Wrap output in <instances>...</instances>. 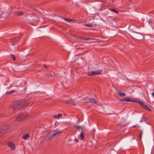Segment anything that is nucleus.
I'll return each instance as SVG.
<instances>
[{
  "instance_id": "obj_33",
  "label": "nucleus",
  "mask_w": 154,
  "mask_h": 154,
  "mask_svg": "<svg viewBox=\"0 0 154 154\" xmlns=\"http://www.w3.org/2000/svg\"><path fill=\"white\" fill-rule=\"evenodd\" d=\"M79 38L80 39H84V38H83V37L82 36H79Z\"/></svg>"
},
{
  "instance_id": "obj_15",
  "label": "nucleus",
  "mask_w": 154,
  "mask_h": 154,
  "mask_svg": "<svg viewBox=\"0 0 154 154\" xmlns=\"http://www.w3.org/2000/svg\"><path fill=\"white\" fill-rule=\"evenodd\" d=\"M139 102H138L139 103L140 105L142 106V107H143L144 109H145V108L146 107V105H145L144 104L143 102H140V101H138Z\"/></svg>"
},
{
  "instance_id": "obj_16",
  "label": "nucleus",
  "mask_w": 154,
  "mask_h": 154,
  "mask_svg": "<svg viewBox=\"0 0 154 154\" xmlns=\"http://www.w3.org/2000/svg\"><path fill=\"white\" fill-rule=\"evenodd\" d=\"M109 10L111 11L112 12H115L116 14L119 13V12L116 10L112 8H109Z\"/></svg>"
},
{
  "instance_id": "obj_6",
  "label": "nucleus",
  "mask_w": 154,
  "mask_h": 154,
  "mask_svg": "<svg viewBox=\"0 0 154 154\" xmlns=\"http://www.w3.org/2000/svg\"><path fill=\"white\" fill-rule=\"evenodd\" d=\"M85 100L86 101L84 102L85 103L89 102L92 104H96L97 103V100L94 99L87 98H85Z\"/></svg>"
},
{
  "instance_id": "obj_40",
  "label": "nucleus",
  "mask_w": 154,
  "mask_h": 154,
  "mask_svg": "<svg viewBox=\"0 0 154 154\" xmlns=\"http://www.w3.org/2000/svg\"><path fill=\"white\" fill-rule=\"evenodd\" d=\"M22 71V70H21V69H20V70H18V71Z\"/></svg>"
},
{
  "instance_id": "obj_21",
  "label": "nucleus",
  "mask_w": 154,
  "mask_h": 154,
  "mask_svg": "<svg viewBox=\"0 0 154 154\" xmlns=\"http://www.w3.org/2000/svg\"><path fill=\"white\" fill-rule=\"evenodd\" d=\"M10 57L12 58L13 60H16L15 57L14 55L13 54H10Z\"/></svg>"
},
{
  "instance_id": "obj_9",
  "label": "nucleus",
  "mask_w": 154,
  "mask_h": 154,
  "mask_svg": "<svg viewBox=\"0 0 154 154\" xmlns=\"http://www.w3.org/2000/svg\"><path fill=\"white\" fill-rule=\"evenodd\" d=\"M62 132V131H60L57 130H54L51 132V133H52V136H57L59 134H60Z\"/></svg>"
},
{
  "instance_id": "obj_10",
  "label": "nucleus",
  "mask_w": 154,
  "mask_h": 154,
  "mask_svg": "<svg viewBox=\"0 0 154 154\" xmlns=\"http://www.w3.org/2000/svg\"><path fill=\"white\" fill-rule=\"evenodd\" d=\"M64 102L66 103L72 104L73 105H75V102L72 100L70 98L68 100H65Z\"/></svg>"
},
{
  "instance_id": "obj_27",
  "label": "nucleus",
  "mask_w": 154,
  "mask_h": 154,
  "mask_svg": "<svg viewBox=\"0 0 154 154\" xmlns=\"http://www.w3.org/2000/svg\"><path fill=\"white\" fill-rule=\"evenodd\" d=\"M15 92V90H11L10 91V94H13V93Z\"/></svg>"
},
{
  "instance_id": "obj_42",
  "label": "nucleus",
  "mask_w": 154,
  "mask_h": 154,
  "mask_svg": "<svg viewBox=\"0 0 154 154\" xmlns=\"http://www.w3.org/2000/svg\"><path fill=\"white\" fill-rule=\"evenodd\" d=\"M134 137H133V139H134Z\"/></svg>"
},
{
  "instance_id": "obj_7",
  "label": "nucleus",
  "mask_w": 154,
  "mask_h": 154,
  "mask_svg": "<svg viewBox=\"0 0 154 154\" xmlns=\"http://www.w3.org/2000/svg\"><path fill=\"white\" fill-rule=\"evenodd\" d=\"M20 38L18 37L10 38V42L12 43V45H15L17 42L19 41Z\"/></svg>"
},
{
  "instance_id": "obj_35",
  "label": "nucleus",
  "mask_w": 154,
  "mask_h": 154,
  "mask_svg": "<svg viewBox=\"0 0 154 154\" xmlns=\"http://www.w3.org/2000/svg\"><path fill=\"white\" fill-rule=\"evenodd\" d=\"M44 66L46 68H48V66L44 64Z\"/></svg>"
},
{
  "instance_id": "obj_36",
  "label": "nucleus",
  "mask_w": 154,
  "mask_h": 154,
  "mask_svg": "<svg viewBox=\"0 0 154 154\" xmlns=\"http://www.w3.org/2000/svg\"><path fill=\"white\" fill-rule=\"evenodd\" d=\"M152 95L154 97V92H153L152 93Z\"/></svg>"
},
{
  "instance_id": "obj_5",
  "label": "nucleus",
  "mask_w": 154,
  "mask_h": 154,
  "mask_svg": "<svg viewBox=\"0 0 154 154\" xmlns=\"http://www.w3.org/2000/svg\"><path fill=\"white\" fill-rule=\"evenodd\" d=\"M101 72L100 71L97 70L94 71H91L88 73V74L89 76H92L94 75L100 74Z\"/></svg>"
},
{
  "instance_id": "obj_31",
  "label": "nucleus",
  "mask_w": 154,
  "mask_h": 154,
  "mask_svg": "<svg viewBox=\"0 0 154 154\" xmlns=\"http://www.w3.org/2000/svg\"><path fill=\"white\" fill-rule=\"evenodd\" d=\"M75 21L74 20L70 19V22H75Z\"/></svg>"
},
{
  "instance_id": "obj_19",
  "label": "nucleus",
  "mask_w": 154,
  "mask_h": 154,
  "mask_svg": "<svg viewBox=\"0 0 154 154\" xmlns=\"http://www.w3.org/2000/svg\"><path fill=\"white\" fill-rule=\"evenodd\" d=\"M95 132V130L94 129H92L90 131V134L92 136H94Z\"/></svg>"
},
{
  "instance_id": "obj_29",
  "label": "nucleus",
  "mask_w": 154,
  "mask_h": 154,
  "mask_svg": "<svg viewBox=\"0 0 154 154\" xmlns=\"http://www.w3.org/2000/svg\"><path fill=\"white\" fill-rule=\"evenodd\" d=\"M5 94L6 95H7V96H8V95H10V91L7 92L5 93Z\"/></svg>"
},
{
  "instance_id": "obj_32",
  "label": "nucleus",
  "mask_w": 154,
  "mask_h": 154,
  "mask_svg": "<svg viewBox=\"0 0 154 154\" xmlns=\"http://www.w3.org/2000/svg\"><path fill=\"white\" fill-rule=\"evenodd\" d=\"M91 39V38H86L84 39L86 40H88L89 39Z\"/></svg>"
},
{
  "instance_id": "obj_1",
  "label": "nucleus",
  "mask_w": 154,
  "mask_h": 154,
  "mask_svg": "<svg viewBox=\"0 0 154 154\" xmlns=\"http://www.w3.org/2000/svg\"><path fill=\"white\" fill-rule=\"evenodd\" d=\"M27 104L25 102H17L16 103H14L13 105V107L15 109H20L22 108L27 106V104Z\"/></svg>"
},
{
  "instance_id": "obj_39",
  "label": "nucleus",
  "mask_w": 154,
  "mask_h": 154,
  "mask_svg": "<svg viewBox=\"0 0 154 154\" xmlns=\"http://www.w3.org/2000/svg\"><path fill=\"white\" fill-rule=\"evenodd\" d=\"M142 133H143V132H142V131H141L140 134H142Z\"/></svg>"
},
{
  "instance_id": "obj_22",
  "label": "nucleus",
  "mask_w": 154,
  "mask_h": 154,
  "mask_svg": "<svg viewBox=\"0 0 154 154\" xmlns=\"http://www.w3.org/2000/svg\"><path fill=\"white\" fill-rule=\"evenodd\" d=\"M74 127H75L77 129H79L80 128L81 129V130H82L83 129V128L81 126H79V125H76L74 126Z\"/></svg>"
},
{
  "instance_id": "obj_20",
  "label": "nucleus",
  "mask_w": 154,
  "mask_h": 154,
  "mask_svg": "<svg viewBox=\"0 0 154 154\" xmlns=\"http://www.w3.org/2000/svg\"><path fill=\"white\" fill-rule=\"evenodd\" d=\"M24 14V13L22 12H19L17 13V16H21Z\"/></svg>"
},
{
  "instance_id": "obj_18",
  "label": "nucleus",
  "mask_w": 154,
  "mask_h": 154,
  "mask_svg": "<svg viewBox=\"0 0 154 154\" xmlns=\"http://www.w3.org/2000/svg\"><path fill=\"white\" fill-rule=\"evenodd\" d=\"M85 26L86 27H91L93 26H95L93 25H92V24H85Z\"/></svg>"
},
{
  "instance_id": "obj_23",
  "label": "nucleus",
  "mask_w": 154,
  "mask_h": 154,
  "mask_svg": "<svg viewBox=\"0 0 154 154\" xmlns=\"http://www.w3.org/2000/svg\"><path fill=\"white\" fill-rule=\"evenodd\" d=\"M80 136L81 139L82 140H83L84 138V134L82 132H81L80 134Z\"/></svg>"
},
{
  "instance_id": "obj_4",
  "label": "nucleus",
  "mask_w": 154,
  "mask_h": 154,
  "mask_svg": "<svg viewBox=\"0 0 154 154\" xmlns=\"http://www.w3.org/2000/svg\"><path fill=\"white\" fill-rule=\"evenodd\" d=\"M121 102H139V101L135 100L133 98H131V99L127 98H124L122 99L119 100Z\"/></svg>"
},
{
  "instance_id": "obj_34",
  "label": "nucleus",
  "mask_w": 154,
  "mask_h": 154,
  "mask_svg": "<svg viewBox=\"0 0 154 154\" xmlns=\"http://www.w3.org/2000/svg\"><path fill=\"white\" fill-rule=\"evenodd\" d=\"M149 23L150 24L152 22V21L151 20H149L148 21Z\"/></svg>"
},
{
  "instance_id": "obj_12",
  "label": "nucleus",
  "mask_w": 154,
  "mask_h": 154,
  "mask_svg": "<svg viewBox=\"0 0 154 154\" xmlns=\"http://www.w3.org/2000/svg\"><path fill=\"white\" fill-rule=\"evenodd\" d=\"M15 149V145L14 144L10 142V149L11 150H14Z\"/></svg>"
},
{
  "instance_id": "obj_28",
  "label": "nucleus",
  "mask_w": 154,
  "mask_h": 154,
  "mask_svg": "<svg viewBox=\"0 0 154 154\" xmlns=\"http://www.w3.org/2000/svg\"><path fill=\"white\" fill-rule=\"evenodd\" d=\"M64 20H65L66 21H67L69 22H70V19H66L64 18Z\"/></svg>"
},
{
  "instance_id": "obj_26",
  "label": "nucleus",
  "mask_w": 154,
  "mask_h": 154,
  "mask_svg": "<svg viewBox=\"0 0 154 154\" xmlns=\"http://www.w3.org/2000/svg\"><path fill=\"white\" fill-rule=\"evenodd\" d=\"M17 69V68H14V69L13 68V71H14L15 72H17L18 71V69Z\"/></svg>"
},
{
  "instance_id": "obj_8",
  "label": "nucleus",
  "mask_w": 154,
  "mask_h": 154,
  "mask_svg": "<svg viewBox=\"0 0 154 154\" xmlns=\"http://www.w3.org/2000/svg\"><path fill=\"white\" fill-rule=\"evenodd\" d=\"M26 116L23 114H21L17 116V120L19 121H22L26 118Z\"/></svg>"
},
{
  "instance_id": "obj_13",
  "label": "nucleus",
  "mask_w": 154,
  "mask_h": 154,
  "mask_svg": "<svg viewBox=\"0 0 154 154\" xmlns=\"http://www.w3.org/2000/svg\"><path fill=\"white\" fill-rule=\"evenodd\" d=\"M29 137V134L27 133L24 134L22 136V138L24 140H26Z\"/></svg>"
},
{
  "instance_id": "obj_24",
  "label": "nucleus",
  "mask_w": 154,
  "mask_h": 154,
  "mask_svg": "<svg viewBox=\"0 0 154 154\" xmlns=\"http://www.w3.org/2000/svg\"><path fill=\"white\" fill-rule=\"evenodd\" d=\"M145 109H146V110L149 112L151 111V110L147 106L145 108Z\"/></svg>"
},
{
  "instance_id": "obj_2",
  "label": "nucleus",
  "mask_w": 154,
  "mask_h": 154,
  "mask_svg": "<svg viewBox=\"0 0 154 154\" xmlns=\"http://www.w3.org/2000/svg\"><path fill=\"white\" fill-rule=\"evenodd\" d=\"M9 128V125L4 127L2 129H0V137L5 134L8 131Z\"/></svg>"
},
{
  "instance_id": "obj_11",
  "label": "nucleus",
  "mask_w": 154,
  "mask_h": 154,
  "mask_svg": "<svg viewBox=\"0 0 154 154\" xmlns=\"http://www.w3.org/2000/svg\"><path fill=\"white\" fill-rule=\"evenodd\" d=\"M53 137H54V136H52V133H51V132H50L47 135L46 137V139L48 140H50L52 139Z\"/></svg>"
},
{
  "instance_id": "obj_38",
  "label": "nucleus",
  "mask_w": 154,
  "mask_h": 154,
  "mask_svg": "<svg viewBox=\"0 0 154 154\" xmlns=\"http://www.w3.org/2000/svg\"><path fill=\"white\" fill-rule=\"evenodd\" d=\"M7 145L8 147L10 146V143H8Z\"/></svg>"
},
{
  "instance_id": "obj_3",
  "label": "nucleus",
  "mask_w": 154,
  "mask_h": 154,
  "mask_svg": "<svg viewBox=\"0 0 154 154\" xmlns=\"http://www.w3.org/2000/svg\"><path fill=\"white\" fill-rule=\"evenodd\" d=\"M8 16V14L6 12L2 13L0 14V20L4 21L5 20Z\"/></svg>"
},
{
  "instance_id": "obj_37",
  "label": "nucleus",
  "mask_w": 154,
  "mask_h": 154,
  "mask_svg": "<svg viewBox=\"0 0 154 154\" xmlns=\"http://www.w3.org/2000/svg\"><path fill=\"white\" fill-rule=\"evenodd\" d=\"M142 135V134H140V139H141Z\"/></svg>"
},
{
  "instance_id": "obj_41",
  "label": "nucleus",
  "mask_w": 154,
  "mask_h": 154,
  "mask_svg": "<svg viewBox=\"0 0 154 154\" xmlns=\"http://www.w3.org/2000/svg\"><path fill=\"white\" fill-rule=\"evenodd\" d=\"M133 127H135V126H134Z\"/></svg>"
},
{
  "instance_id": "obj_30",
  "label": "nucleus",
  "mask_w": 154,
  "mask_h": 154,
  "mask_svg": "<svg viewBox=\"0 0 154 154\" xmlns=\"http://www.w3.org/2000/svg\"><path fill=\"white\" fill-rule=\"evenodd\" d=\"M74 140L76 143H78V139L76 138H75Z\"/></svg>"
},
{
  "instance_id": "obj_14",
  "label": "nucleus",
  "mask_w": 154,
  "mask_h": 154,
  "mask_svg": "<svg viewBox=\"0 0 154 154\" xmlns=\"http://www.w3.org/2000/svg\"><path fill=\"white\" fill-rule=\"evenodd\" d=\"M62 116V115L61 114H58L57 116L55 115L54 116V117L55 118L57 119H59Z\"/></svg>"
},
{
  "instance_id": "obj_17",
  "label": "nucleus",
  "mask_w": 154,
  "mask_h": 154,
  "mask_svg": "<svg viewBox=\"0 0 154 154\" xmlns=\"http://www.w3.org/2000/svg\"><path fill=\"white\" fill-rule=\"evenodd\" d=\"M119 95L121 97H124L125 96L126 94L125 93H122L120 92H118V93Z\"/></svg>"
},
{
  "instance_id": "obj_25",
  "label": "nucleus",
  "mask_w": 154,
  "mask_h": 154,
  "mask_svg": "<svg viewBox=\"0 0 154 154\" xmlns=\"http://www.w3.org/2000/svg\"><path fill=\"white\" fill-rule=\"evenodd\" d=\"M147 119L145 118H143L141 120H140V122H145L147 120Z\"/></svg>"
}]
</instances>
